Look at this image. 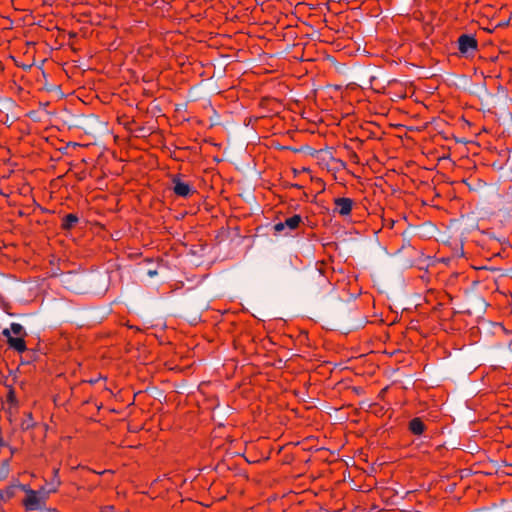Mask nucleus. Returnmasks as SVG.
<instances>
[{
	"label": "nucleus",
	"instance_id": "obj_3",
	"mask_svg": "<svg viewBox=\"0 0 512 512\" xmlns=\"http://www.w3.org/2000/svg\"><path fill=\"white\" fill-rule=\"evenodd\" d=\"M363 328L361 325H353L347 326L342 324L341 322H325L323 325V329L328 331H338L343 335H347L348 333Z\"/></svg>",
	"mask_w": 512,
	"mask_h": 512
},
{
	"label": "nucleus",
	"instance_id": "obj_11",
	"mask_svg": "<svg viewBox=\"0 0 512 512\" xmlns=\"http://www.w3.org/2000/svg\"><path fill=\"white\" fill-rule=\"evenodd\" d=\"M56 491V487L46 488L45 486L41 487L39 490H37V495L39 498H41L42 502L44 503L45 500L49 497V494Z\"/></svg>",
	"mask_w": 512,
	"mask_h": 512
},
{
	"label": "nucleus",
	"instance_id": "obj_18",
	"mask_svg": "<svg viewBox=\"0 0 512 512\" xmlns=\"http://www.w3.org/2000/svg\"><path fill=\"white\" fill-rule=\"evenodd\" d=\"M408 330H409V332H412V331H419L418 327H417V326H415V325L410 326V327L408 328Z\"/></svg>",
	"mask_w": 512,
	"mask_h": 512
},
{
	"label": "nucleus",
	"instance_id": "obj_6",
	"mask_svg": "<svg viewBox=\"0 0 512 512\" xmlns=\"http://www.w3.org/2000/svg\"><path fill=\"white\" fill-rule=\"evenodd\" d=\"M353 201L350 198H337L335 199V210L342 216L350 214L352 210Z\"/></svg>",
	"mask_w": 512,
	"mask_h": 512
},
{
	"label": "nucleus",
	"instance_id": "obj_14",
	"mask_svg": "<svg viewBox=\"0 0 512 512\" xmlns=\"http://www.w3.org/2000/svg\"><path fill=\"white\" fill-rule=\"evenodd\" d=\"M9 330H10V332L12 331L16 335H20L24 331V328L20 323L12 322L11 329H9Z\"/></svg>",
	"mask_w": 512,
	"mask_h": 512
},
{
	"label": "nucleus",
	"instance_id": "obj_9",
	"mask_svg": "<svg viewBox=\"0 0 512 512\" xmlns=\"http://www.w3.org/2000/svg\"><path fill=\"white\" fill-rule=\"evenodd\" d=\"M78 222V217L75 214H68L63 218L62 228L65 230L71 229Z\"/></svg>",
	"mask_w": 512,
	"mask_h": 512
},
{
	"label": "nucleus",
	"instance_id": "obj_8",
	"mask_svg": "<svg viewBox=\"0 0 512 512\" xmlns=\"http://www.w3.org/2000/svg\"><path fill=\"white\" fill-rule=\"evenodd\" d=\"M409 429L415 435H420L425 430V425L420 418H414L409 422Z\"/></svg>",
	"mask_w": 512,
	"mask_h": 512
},
{
	"label": "nucleus",
	"instance_id": "obj_15",
	"mask_svg": "<svg viewBox=\"0 0 512 512\" xmlns=\"http://www.w3.org/2000/svg\"><path fill=\"white\" fill-rule=\"evenodd\" d=\"M58 472H59V470H58V469H56V468L53 470V479H52V481L49 483V485H50L51 487H56V488H57V487L60 485V480H59V478H58Z\"/></svg>",
	"mask_w": 512,
	"mask_h": 512
},
{
	"label": "nucleus",
	"instance_id": "obj_5",
	"mask_svg": "<svg viewBox=\"0 0 512 512\" xmlns=\"http://www.w3.org/2000/svg\"><path fill=\"white\" fill-rule=\"evenodd\" d=\"M3 335L7 337L8 343L10 347L15 349L16 351L22 353L26 350V344L23 338L21 337H12L9 329L3 330Z\"/></svg>",
	"mask_w": 512,
	"mask_h": 512
},
{
	"label": "nucleus",
	"instance_id": "obj_7",
	"mask_svg": "<svg viewBox=\"0 0 512 512\" xmlns=\"http://www.w3.org/2000/svg\"><path fill=\"white\" fill-rule=\"evenodd\" d=\"M173 184V191L177 196L188 197L192 192L191 186L188 183L181 181L179 178H175L173 180Z\"/></svg>",
	"mask_w": 512,
	"mask_h": 512
},
{
	"label": "nucleus",
	"instance_id": "obj_4",
	"mask_svg": "<svg viewBox=\"0 0 512 512\" xmlns=\"http://www.w3.org/2000/svg\"><path fill=\"white\" fill-rule=\"evenodd\" d=\"M42 500L37 495L35 490H29L24 505L27 510H40L42 509Z\"/></svg>",
	"mask_w": 512,
	"mask_h": 512
},
{
	"label": "nucleus",
	"instance_id": "obj_1",
	"mask_svg": "<svg viewBox=\"0 0 512 512\" xmlns=\"http://www.w3.org/2000/svg\"><path fill=\"white\" fill-rule=\"evenodd\" d=\"M477 48L478 42L475 37L468 34H462L458 38V49L463 56H473L477 51Z\"/></svg>",
	"mask_w": 512,
	"mask_h": 512
},
{
	"label": "nucleus",
	"instance_id": "obj_17",
	"mask_svg": "<svg viewBox=\"0 0 512 512\" xmlns=\"http://www.w3.org/2000/svg\"><path fill=\"white\" fill-rule=\"evenodd\" d=\"M114 510V506H106L103 508V512H112Z\"/></svg>",
	"mask_w": 512,
	"mask_h": 512
},
{
	"label": "nucleus",
	"instance_id": "obj_13",
	"mask_svg": "<svg viewBox=\"0 0 512 512\" xmlns=\"http://www.w3.org/2000/svg\"><path fill=\"white\" fill-rule=\"evenodd\" d=\"M9 474V463L8 461H4L0 468V480H4L7 478Z\"/></svg>",
	"mask_w": 512,
	"mask_h": 512
},
{
	"label": "nucleus",
	"instance_id": "obj_16",
	"mask_svg": "<svg viewBox=\"0 0 512 512\" xmlns=\"http://www.w3.org/2000/svg\"><path fill=\"white\" fill-rule=\"evenodd\" d=\"M15 485H16V487H19L20 489L25 491L27 495H28V491L31 490L28 486L23 485V484H15Z\"/></svg>",
	"mask_w": 512,
	"mask_h": 512
},
{
	"label": "nucleus",
	"instance_id": "obj_2",
	"mask_svg": "<svg viewBox=\"0 0 512 512\" xmlns=\"http://www.w3.org/2000/svg\"><path fill=\"white\" fill-rule=\"evenodd\" d=\"M301 222H302V218L300 215H293V216L285 219V221L275 224L274 230H275V232H278V233L284 231L285 229H288L289 231H293L299 227Z\"/></svg>",
	"mask_w": 512,
	"mask_h": 512
},
{
	"label": "nucleus",
	"instance_id": "obj_10",
	"mask_svg": "<svg viewBox=\"0 0 512 512\" xmlns=\"http://www.w3.org/2000/svg\"><path fill=\"white\" fill-rule=\"evenodd\" d=\"M16 485L9 486L5 491L0 490V500L7 501L15 495Z\"/></svg>",
	"mask_w": 512,
	"mask_h": 512
},
{
	"label": "nucleus",
	"instance_id": "obj_19",
	"mask_svg": "<svg viewBox=\"0 0 512 512\" xmlns=\"http://www.w3.org/2000/svg\"><path fill=\"white\" fill-rule=\"evenodd\" d=\"M127 327L130 328V329H136L137 331H141L142 330L141 328L133 326V325H127Z\"/></svg>",
	"mask_w": 512,
	"mask_h": 512
},
{
	"label": "nucleus",
	"instance_id": "obj_12",
	"mask_svg": "<svg viewBox=\"0 0 512 512\" xmlns=\"http://www.w3.org/2000/svg\"><path fill=\"white\" fill-rule=\"evenodd\" d=\"M492 327L494 328L493 333L497 334L499 332L509 333V331L503 326L502 322H490Z\"/></svg>",
	"mask_w": 512,
	"mask_h": 512
}]
</instances>
